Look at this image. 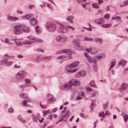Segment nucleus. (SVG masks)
<instances>
[{
  "instance_id": "2eb2a0df",
  "label": "nucleus",
  "mask_w": 128,
  "mask_h": 128,
  "mask_svg": "<svg viewBox=\"0 0 128 128\" xmlns=\"http://www.w3.org/2000/svg\"><path fill=\"white\" fill-rule=\"evenodd\" d=\"M30 22L32 26H34L36 24L37 21L36 18H33L30 19Z\"/></svg>"
},
{
  "instance_id": "a19ab883",
  "label": "nucleus",
  "mask_w": 128,
  "mask_h": 128,
  "mask_svg": "<svg viewBox=\"0 0 128 128\" xmlns=\"http://www.w3.org/2000/svg\"><path fill=\"white\" fill-rule=\"evenodd\" d=\"M81 76H85L86 72L84 70H82L80 72Z\"/></svg>"
},
{
  "instance_id": "4be33fe9",
  "label": "nucleus",
  "mask_w": 128,
  "mask_h": 128,
  "mask_svg": "<svg viewBox=\"0 0 128 128\" xmlns=\"http://www.w3.org/2000/svg\"><path fill=\"white\" fill-rule=\"evenodd\" d=\"M22 31L28 33L30 31V29L27 26H24L23 27L22 26Z\"/></svg>"
},
{
  "instance_id": "680f3d73",
  "label": "nucleus",
  "mask_w": 128,
  "mask_h": 128,
  "mask_svg": "<svg viewBox=\"0 0 128 128\" xmlns=\"http://www.w3.org/2000/svg\"><path fill=\"white\" fill-rule=\"evenodd\" d=\"M86 51L88 52H90L92 51V49L91 48L86 49Z\"/></svg>"
},
{
  "instance_id": "6e6d98bb",
  "label": "nucleus",
  "mask_w": 128,
  "mask_h": 128,
  "mask_svg": "<svg viewBox=\"0 0 128 128\" xmlns=\"http://www.w3.org/2000/svg\"><path fill=\"white\" fill-rule=\"evenodd\" d=\"M14 58V56H8V59H13Z\"/></svg>"
},
{
  "instance_id": "c03bdc74",
  "label": "nucleus",
  "mask_w": 128,
  "mask_h": 128,
  "mask_svg": "<svg viewBox=\"0 0 128 128\" xmlns=\"http://www.w3.org/2000/svg\"><path fill=\"white\" fill-rule=\"evenodd\" d=\"M97 64L96 61V60H94L92 65V67H97Z\"/></svg>"
},
{
  "instance_id": "bb28decb",
  "label": "nucleus",
  "mask_w": 128,
  "mask_h": 128,
  "mask_svg": "<svg viewBox=\"0 0 128 128\" xmlns=\"http://www.w3.org/2000/svg\"><path fill=\"white\" fill-rule=\"evenodd\" d=\"M15 42L16 45L17 46H18L22 44L21 43V42L20 41V40L16 39V40L15 41Z\"/></svg>"
},
{
  "instance_id": "7c9ffc66",
  "label": "nucleus",
  "mask_w": 128,
  "mask_h": 128,
  "mask_svg": "<svg viewBox=\"0 0 128 128\" xmlns=\"http://www.w3.org/2000/svg\"><path fill=\"white\" fill-rule=\"evenodd\" d=\"M92 6L93 8H94L96 9H98L99 8V6L98 5L97 3H94L92 4Z\"/></svg>"
},
{
  "instance_id": "b1692460",
  "label": "nucleus",
  "mask_w": 128,
  "mask_h": 128,
  "mask_svg": "<svg viewBox=\"0 0 128 128\" xmlns=\"http://www.w3.org/2000/svg\"><path fill=\"white\" fill-rule=\"evenodd\" d=\"M4 40L3 42H4L7 44L11 45L13 44L12 42L10 41V40L8 38H5L4 39Z\"/></svg>"
},
{
  "instance_id": "09e8293b",
  "label": "nucleus",
  "mask_w": 128,
  "mask_h": 128,
  "mask_svg": "<svg viewBox=\"0 0 128 128\" xmlns=\"http://www.w3.org/2000/svg\"><path fill=\"white\" fill-rule=\"evenodd\" d=\"M75 76L76 77H81V76L80 75V72H78L75 75Z\"/></svg>"
},
{
  "instance_id": "f704fd0d",
  "label": "nucleus",
  "mask_w": 128,
  "mask_h": 128,
  "mask_svg": "<svg viewBox=\"0 0 128 128\" xmlns=\"http://www.w3.org/2000/svg\"><path fill=\"white\" fill-rule=\"evenodd\" d=\"M67 36H62L61 41L63 42H65L67 40Z\"/></svg>"
},
{
  "instance_id": "de8ad7c7",
  "label": "nucleus",
  "mask_w": 128,
  "mask_h": 128,
  "mask_svg": "<svg viewBox=\"0 0 128 128\" xmlns=\"http://www.w3.org/2000/svg\"><path fill=\"white\" fill-rule=\"evenodd\" d=\"M84 39L86 41H90L93 40V38H88L87 37H84Z\"/></svg>"
},
{
  "instance_id": "39448f33",
  "label": "nucleus",
  "mask_w": 128,
  "mask_h": 128,
  "mask_svg": "<svg viewBox=\"0 0 128 128\" xmlns=\"http://www.w3.org/2000/svg\"><path fill=\"white\" fill-rule=\"evenodd\" d=\"M22 26L18 25L15 26L14 28V31L15 34H20L22 32Z\"/></svg>"
},
{
  "instance_id": "393cba45",
  "label": "nucleus",
  "mask_w": 128,
  "mask_h": 128,
  "mask_svg": "<svg viewBox=\"0 0 128 128\" xmlns=\"http://www.w3.org/2000/svg\"><path fill=\"white\" fill-rule=\"evenodd\" d=\"M20 97L26 99H28V95L26 94L21 93L20 94Z\"/></svg>"
},
{
  "instance_id": "9b49d317",
  "label": "nucleus",
  "mask_w": 128,
  "mask_h": 128,
  "mask_svg": "<svg viewBox=\"0 0 128 128\" xmlns=\"http://www.w3.org/2000/svg\"><path fill=\"white\" fill-rule=\"evenodd\" d=\"M104 20L103 18H99L96 20L95 22L96 24H101L102 23L104 22Z\"/></svg>"
},
{
  "instance_id": "2f4dec72",
  "label": "nucleus",
  "mask_w": 128,
  "mask_h": 128,
  "mask_svg": "<svg viewBox=\"0 0 128 128\" xmlns=\"http://www.w3.org/2000/svg\"><path fill=\"white\" fill-rule=\"evenodd\" d=\"M87 59L88 62L90 63L93 62H94V60L91 57H88Z\"/></svg>"
},
{
  "instance_id": "f8f14e48",
  "label": "nucleus",
  "mask_w": 128,
  "mask_h": 128,
  "mask_svg": "<svg viewBox=\"0 0 128 128\" xmlns=\"http://www.w3.org/2000/svg\"><path fill=\"white\" fill-rule=\"evenodd\" d=\"M79 62L78 61L74 62L72 63L70 65V68H72L76 67L79 64Z\"/></svg>"
},
{
  "instance_id": "13d9d810",
  "label": "nucleus",
  "mask_w": 128,
  "mask_h": 128,
  "mask_svg": "<svg viewBox=\"0 0 128 128\" xmlns=\"http://www.w3.org/2000/svg\"><path fill=\"white\" fill-rule=\"evenodd\" d=\"M19 120L22 122L24 123H26L25 120L22 118H19Z\"/></svg>"
},
{
  "instance_id": "e433bc0d",
  "label": "nucleus",
  "mask_w": 128,
  "mask_h": 128,
  "mask_svg": "<svg viewBox=\"0 0 128 128\" xmlns=\"http://www.w3.org/2000/svg\"><path fill=\"white\" fill-rule=\"evenodd\" d=\"M52 56H45V60L46 61H48L51 60V58Z\"/></svg>"
},
{
  "instance_id": "c756f323",
  "label": "nucleus",
  "mask_w": 128,
  "mask_h": 128,
  "mask_svg": "<svg viewBox=\"0 0 128 128\" xmlns=\"http://www.w3.org/2000/svg\"><path fill=\"white\" fill-rule=\"evenodd\" d=\"M90 85L91 87L94 88L96 87L95 83L93 80H92L91 81L90 83Z\"/></svg>"
},
{
  "instance_id": "6e6552de",
  "label": "nucleus",
  "mask_w": 128,
  "mask_h": 128,
  "mask_svg": "<svg viewBox=\"0 0 128 128\" xmlns=\"http://www.w3.org/2000/svg\"><path fill=\"white\" fill-rule=\"evenodd\" d=\"M128 88V84L124 83L122 84L121 88L120 89V90L121 92H123Z\"/></svg>"
},
{
  "instance_id": "9d476101",
  "label": "nucleus",
  "mask_w": 128,
  "mask_h": 128,
  "mask_svg": "<svg viewBox=\"0 0 128 128\" xmlns=\"http://www.w3.org/2000/svg\"><path fill=\"white\" fill-rule=\"evenodd\" d=\"M72 86H77L80 84V82L76 80H73L70 81Z\"/></svg>"
},
{
  "instance_id": "69168bd1",
  "label": "nucleus",
  "mask_w": 128,
  "mask_h": 128,
  "mask_svg": "<svg viewBox=\"0 0 128 128\" xmlns=\"http://www.w3.org/2000/svg\"><path fill=\"white\" fill-rule=\"evenodd\" d=\"M58 110V109L56 108L53 109L52 110V112H55Z\"/></svg>"
},
{
  "instance_id": "aec40b11",
  "label": "nucleus",
  "mask_w": 128,
  "mask_h": 128,
  "mask_svg": "<svg viewBox=\"0 0 128 128\" xmlns=\"http://www.w3.org/2000/svg\"><path fill=\"white\" fill-rule=\"evenodd\" d=\"M74 18V17L72 16H69L66 18V19L71 23H73V22L72 21Z\"/></svg>"
},
{
  "instance_id": "4d7b16f0",
  "label": "nucleus",
  "mask_w": 128,
  "mask_h": 128,
  "mask_svg": "<svg viewBox=\"0 0 128 128\" xmlns=\"http://www.w3.org/2000/svg\"><path fill=\"white\" fill-rule=\"evenodd\" d=\"M47 6L48 8L50 9L51 10H52L53 9V8L52 6L50 4H47Z\"/></svg>"
},
{
  "instance_id": "37998d69",
  "label": "nucleus",
  "mask_w": 128,
  "mask_h": 128,
  "mask_svg": "<svg viewBox=\"0 0 128 128\" xmlns=\"http://www.w3.org/2000/svg\"><path fill=\"white\" fill-rule=\"evenodd\" d=\"M123 118L124 122H126L128 119V116L126 114H125L123 116Z\"/></svg>"
},
{
  "instance_id": "79ce46f5",
  "label": "nucleus",
  "mask_w": 128,
  "mask_h": 128,
  "mask_svg": "<svg viewBox=\"0 0 128 128\" xmlns=\"http://www.w3.org/2000/svg\"><path fill=\"white\" fill-rule=\"evenodd\" d=\"M67 56H63V55H62L58 57L57 58V59H64Z\"/></svg>"
},
{
  "instance_id": "c85d7f7f",
  "label": "nucleus",
  "mask_w": 128,
  "mask_h": 128,
  "mask_svg": "<svg viewBox=\"0 0 128 128\" xmlns=\"http://www.w3.org/2000/svg\"><path fill=\"white\" fill-rule=\"evenodd\" d=\"M105 114L104 112L103 111L102 112H100L99 114V116L100 117H102V118L105 117Z\"/></svg>"
},
{
  "instance_id": "58836bf2",
  "label": "nucleus",
  "mask_w": 128,
  "mask_h": 128,
  "mask_svg": "<svg viewBox=\"0 0 128 128\" xmlns=\"http://www.w3.org/2000/svg\"><path fill=\"white\" fill-rule=\"evenodd\" d=\"M114 19L116 20L117 21H119L121 20V18L120 16H118L115 17H113L112 19Z\"/></svg>"
},
{
  "instance_id": "a211bd4d",
  "label": "nucleus",
  "mask_w": 128,
  "mask_h": 128,
  "mask_svg": "<svg viewBox=\"0 0 128 128\" xmlns=\"http://www.w3.org/2000/svg\"><path fill=\"white\" fill-rule=\"evenodd\" d=\"M80 40L78 39H75L72 42V43L74 45L76 46L78 44H80Z\"/></svg>"
},
{
  "instance_id": "f03ea898",
  "label": "nucleus",
  "mask_w": 128,
  "mask_h": 128,
  "mask_svg": "<svg viewBox=\"0 0 128 128\" xmlns=\"http://www.w3.org/2000/svg\"><path fill=\"white\" fill-rule=\"evenodd\" d=\"M46 29L48 31L51 32L54 31L56 28L55 24L50 22L46 23Z\"/></svg>"
},
{
  "instance_id": "0e129e2a",
  "label": "nucleus",
  "mask_w": 128,
  "mask_h": 128,
  "mask_svg": "<svg viewBox=\"0 0 128 128\" xmlns=\"http://www.w3.org/2000/svg\"><path fill=\"white\" fill-rule=\"evenodd\" d=\"M124 3L126 6L128 5V0H126V1H124Z\"/></svg>"
},
{
  "instance_id": "ddd939ff",
  "label": "nucleus",
  "mask_w": 128,
  "mask_h": 128,
  "mask_svg": "<svg viewBox=\"0 0 128 128\" xmlns=\"http://www.w3.org/2000/svg\"><path fill=\"white\" fill-rule=\"evenodd\" d=\"M8 61V58H7L3 59L0 61V65H6Z\"/></svg>"
},
{
  "instance_id": "1a4fd4ad",
  "label": "nucleus",
  "mask_w": 128,
  "mask_h": 128,
  "mask_svg": "<svg viewBox=\"0 0 128 128\" xmlns=\"http://www.w3.org/2000/svg\"><path fill=\"white\" fill-rule=\"evenodd\" d=\"M7 18L11 22H14L18 20V18L16 17H12L8 14L7 16Z\"/></svg>"
},
{
  "instance_id": "774afa93",
  "label": "nucleus",
  "mask_w": 128,
  "mask_h": 128,
  "mask_svg": "<svg viewBox=\"0 0 128 128\" xmlns=\"http://www.w3.org/2000/svg\"><path fill=\"white\" fill-rule=\"evenodd\" d=\"M84 56L87 58H88V54L87 53L85 52L84 53Z\"/></svg>"
},
{
  "instance_id": "49530a36",
  "label": "nucleus",
  "mask_w": 128,
  "mask_h": 128,
  "mask_svg": "<svg viewBox=\"0 0 128 128\" xmlns=\"http://www.w3.org/2000/svg\"><path fill=\"white\" fill-rule=\"evenodd\" d=\"M38 58L40 59V61H43L45 60V56H42L40 57H38Z\"/></svg>"
},
{
  "instance_id": "bf43d9fd",
  "label": "nucleus",
  "mask_w": 128,
  "mask_h": 128,
  "mask_svg": "<svg viewBox=\"0 0 128 128\" xmlns=\"http://www.w3.org/2000/svg\"><path fill=\"white\" fill-rule=\"evenodd\" d=\"M37 51L38 52H42L43 53L44 52L43 50L39 48H38L37 49Z\"/></svg>"
},
{
  "instance_id": "0eeeda50",
  "label": "nucleus",
  "mask_w": 128,
  "mask_h": 128,
  "mask_svg": "<svg viewBox=\"0 0 128 128\" xmlns=\"http://www.w3.org/2000/svg\"><path fill=\"white\" fill-rule=\"evenodd\" d=\"M71 52L70 49H65L59 50L56 52V54H60L62 53H66L68 54L70 53Z\"/></svg>"
},
{
  "instance_id": "864d4df0",
  "label": "nucleus",
  "mask_w": 128,
  "mask_h": 128,
  "mask_svg": "<svg viewBox=\"0 0 128 128\" xmlns=\"http://www.w3.org/2000/svg\"><path fill=\"white\" fill-rule=\"evenodd\" d=\"M14 110L12 108H10L8 110V112L10 113H13L14 112Z\"/></svg>"
},
{
  "instance_id": "4468645a",
  "label": "nucleus",
  "mask_w": 128,
  "mask_h": 128,
  "mask_svg": "<svg viewBox=\"0 0 128 128\" xmlns=\"http://www.w3.org/2000/svg\"><path fill=\"white\" fill-rule=\"evenodd\" d=\"M24 81L25 82L26 84L24 85V86L27 87L30 86L31 82L30 80L28 78H25L24 79Z\"/></svg>"
},
{
  "instance_id": "c9c22d12",
  "label": "nucleus",
  "mask_w": 128,
  "mask_h": 128,
  "mask_svg": "<svg viewBox=\"0 0 128 128\" xmlns=\"http://www.w3.org/2000/svg\"><path fill=\"white\" fill-rule=\"evenodd\" d=\"M62 36H57L56 38L57 41H61Z\"/></svg>"
},
{
  "instance_id": "a878e982",
  "label": "nucleus",
  "mask_w": 128,
  "mask_h": 128,
  "mask_svg": "<svg viewBox=\"0 0 128 128\" xmlns=\"http://www.w3.org/2000/svg\"><path fill=\"white\" fill-rule=\"evenodd\" d=\"M112 26L111 24H102L101 26L104 28H108Z\"/></svg>"
},
{
  "instance_id": "338daca9",
  "label": "nucleus",
  "mask_w": 128,
  "mask_h": 128,
  "mask_svg": "<svg viewBox=\"0 0 128 128\" xmlns=\"http://www.w3.org/2000/svg\"><path fill=\"white\" fill-rule=\"evenodd\" d=\"M34 6L33 5H30L29 6V8L30 9H31L34 7Z\"/></svg>"
},
{
  "instance_id": "423d86ee",
  "label": "nucleus",
  "mask_w": 128,
  "mask_h": 128,
  "mask_svg": "<svg viewBox=\"0 0 128 128\" xmlns=\"http://www.w3.org/2000/svg\"><path fill=\"white\" fill-rule=\"evenodd\" d=\"M72 86V84L70 81L67 84L62 85L61 86V88L63 90H67L71 88Z\"/></svg>"
},
{
  "instance_id": "5701e85b",
  "label": "nucleus",
  "mask_w": 128,
  "mask_h": 128,
  "mask_svg": "<svg viewBox=\"0 0 128 128\" xmlns=\"http://www.w3.org/2000/svg\"><path fill=\"white\" fill-rule=\"evenodd\" d=\"M47 96L49 98V100L50 101L54 102L55 100V98L51 94H48L47 95Z\"/></svg>"
},
{
  "instance_id": "f3484780",
  "label": "nucleus",
  "mask_w": 128,
  "mask_h": 128,
  "mask_svg": "<svg viewBox=\"0 0 128 128\" xmlns=\"http://www.w3.org/2000/svg\"><path fill=\"white\" fill-rule=\"evenodd\" d=\"M32 16L33 14H26L25 16H22V18L23 19H28Z\"/></svg>"
},
{
  "instance_id": "dca6fc26",
  "label": "nucleus",
  "mask_w": 128,
  "mask_h": 128,
  "mask_svg": "<svg viewBox=\"0 0 128 128\" xmlns=\"http://www.w3.org/2000/svg\"><path fill=\"white\" fill-rule=\"evenodd\" d=\"M69 111V110H68L67 112H65L66 113L62 114L60 117V118L63 119V120L65 118H68L69 116V115H68V114Z\"/></svg>"
},
{
  "instance_id": "6ab92c4d",
  "label": "nucleus",
  "mask_w": 128,
  "mask_h": 128,
  "mask_svg": "<svg viewBox=\"0 0 128 128\" xmlns=\"http://www.w3.org/2000/svg\"><path fill=\"white\" fill-rule=\"evenodd\" d=\"M101 56H97L96 58L97 60H101L102 58H104L106 56L103 53L100 54Z\"/></svg>"
},
{
  "instance_id": "473e14b6",
  "label": "nucleus",
  "mask_w": 128,
  "mask_h": 128,
  "mask_svg": "<svg viewBox=\"0 0 128 128\" xmlns=\"http://www.w3.org/2000/svg\"><path fill=\"white\" fill-rule=\"evenodd\" d=\"M35 30L36 32L38 33L40 32V28L38 26H37L35 28Z\"/></svg>"
},
{
  "instance_id": "052dcab7",
  "label": "nucleus",
  "mask_w": 128,
  "mask_h": 128,
  "mask_svg": "<svg viewBox=\"0 0 128 128\" xmlns=\"http://www.w3.org/2000/svg\"><path fill=\"white\" fill-rule=\"evenodd\" d=\"M108 102H106L105 104H104V108H107L108 107Z\"/></svg>"
},
{
  "instance_id": "cd10ccee",
  "label": "nucleus",
  "mask_w": 128,
  "mask_h": 128,
  "mask_svg": "<svg viewBox=\"0 0 128 128\" xmlns=\"http://www.w3.org/2000/svg\"><path fill=\"white\" fill-rule=\"evenodd\" d=\"M95 41L96 42H98L100 43H102V41L101 39L98 38H96L95 39Z\"/></svg>"
},
{
  "instance_id": "4c0bfd02",
  "label": "nucleus",
  "mask_w": 128,
  "mask_h": 128,
  "mask_svg": "<svg viewBox=\"0 0 128 128\" xmlns=\"http://www.w3.org/2000/svg\"><path fill=\"white\" fill-rule=\"evenodd\" d=\"M32 120L35 122H36L38 119V118L37 116H32Z\"/></svg>"
},
{
  "instance_id": "a18cd8bd",
  "label": "nucleus",
  "mask_w": 128,
  "mask_h": 128,
  "mask_svg": "<svg viewBox=\"0 0 128 128\" xmlns=\"http://www.w3.org/2000/svg\"><path fill=\"white\" fill-rule=\"evenodd\" d=\"M13 63L12 61H9L7 62L6 66H11Z\"/></svg>"
},
{
  "instance_id": "ea45409f",
  "label": "nucleus",
  "mask_w": 128,
  "mask_h": 128,
  "mask_svg": "<svg viewBox=\"0 0 128 128\" xmlns=\"http://www.w3.org/2000/svg\"><path fill=\"white\" fill-rule=\"evenodd\" d=\"M78 69V68L71 69L68 70V72L73 73L76 72Z\"/></svg>"
},
{
  "instance_id": "20e7f679",
  "label": "nucleus",
  "mask_w": 128,
  "mask_h": 128,
  "mask_svg": "<svg viewBox=\"0 0 128 128\" xmlns=\"http://www.w3.org/2000/svg\"><path fill=\"white\" fill-rule=\"evenodd\" d=\"M25 71L21 70L19 71L16 74V78L18 80L24 78L26 75Z\"/></svg>"
},
{
  "instance_id": "5fc2aeb1",
  "label": "nucleus",
  "mask_w": 128,
  "mask_h": 128,
  "mask_svg": "<svg viewBox=\"0 0 128 128\" xmlns=\"http://www.w3.org/2000/svg\"><path fill=\"white\" fill-rule=\"evenodd\" d=\"M109 16L108 14H107L104 16V18L105 19H108L109 18Z\"/></svg>"
},
{
  "instance_id": "412c9836",
  "label": "nucleus",
  "mask_w": 128,
  "mask_h": 128,
  "mask_svg": "<svg viewBox=\"0 0 128 128\" xmlns=\"http://www.w3.org/2000/svg\"><path fill=\"white\" fill-rule=\"evenodd\" d=\"M126 62L127 61H126L122 59L118 62V65H122L123 66H124L125 65Z\"/></svg>"
},
{
  "instance_id": "72a5a7b5",
  "label": "nucleus",
  "mask_w": 128,
  "mask_h": 128,
  "mask_svg": "<svg viewBox=\"0 0 128 128\" xmlns=\"http://www.w3.org/2000/svg\"><path fill=\"white\" fill-rule=\"evenodd\" d=\"M28 102L27 100H24L22 102V105L24 106H28V105L27 104L26 102Z\"/></svg>"
},
{
  "instance_id": "603ef678",
  "label": "nucleus",
  "mask_w": 128,
  "mask_h": 128,
  "mask_svg": "<svg viewBox=\"0 0 128 128\" xmlns=\"http://www.w3.org/2000/svg\"><path fill=\"white\" fill-rule=\"evenodd\" d=\"M115 64V62L114 61H112L111 62L110 65V68H112L114 67Z\"/></svg>"
},
{
  "instance_id": "e2e57ef3",
  "label": "nucleus",
  "mask_w": 128,
  "mask_h": 128,
  "mask_svg": "<svg viewBox=\"0 0 128 128\" xmlns=\"http://www.w3.org/2000/svg\"><path fill=\"white\" fill-rule=\"evenodd\" d=\"M94 105L93 103H92L91 104L90 106V108L92 109V110L93 109V107L94 106Z\"/></svg>"
},
{
  "instance_id": "3c124183",
  "label": "nucleus",
  "mask_w": 128,
  "mask_h": 128,
  "mask_svg": "<svg viewBox=\"0 0 128 128\" xmlns=\"http://www.w3.org/2000/svg\"><path fill=\"white\" fill-rule=\"evenodd\" d=\"M76 46L78 47V49L79 50H82V46L80 45V44H79Z\"/></svg>"
},
{
  "instance_id": "8fccbe9b",
  "label": "nucleus",
  "mask_w": 128,
  "mask_h": 128,
  "mask_svg": "<svg viewBox=\"0 0 128 128\" xmlns=\"http://www.w3.org/2000/svg\"><path fill=\"white\" fill-rule=\"evenodd\" d=\"M76 46L78 47V49L79 50H82V46L80 45V44H79Z\"/></svg>"
},
{
  "instance_id": "7ed1b4c3",
  "label": "nucleus",
  "mask_w": 128,
  "mask_h": 128,
  "mask_svg": "<svg viewBox=\"0 0 128 128\" xmlns=\"http://www.w3.org/2000/svg\"><path fill=\"white\" fill-rule=\"evenodd\" d=\"M58 26L57 30L60 33H64L68 31V29L67 27L61 24L58 23Z\"/></svg>"
},
{
  "instance_id": "f257e3e1",
  "label": "nucleus",
  "mask_w": 128,
  "mask_h": 128,
  "mask_svg": "<svg viewBox=\"0 0 128 128\" xmlns=\"http://www.w3.org/2000/svg\"><path fill=\"white\" fill-rule=\"evenodd\" d=\"M28 38L29 40H27L23 42L22 43L25 44H30L36 42H43V40L40 39L38 38L33 36H29L28 37Z\"/></svg>"
}]
</instances>
